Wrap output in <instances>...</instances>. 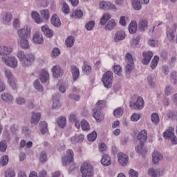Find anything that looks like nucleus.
<instances>
[{
    "label": "nucleus",
    "mask_w": 177,
    "mask_h": 177,
    "mask_svg": "<svg viewBox=\"0 0 177 177\" xmlns=\"http://www.w3.org/2000/svg\"><path fill=\"white\" fill-rule=\"evenodd\" d=\"M113 78H114L113 72L109 71L104 73L102 82L105 88H110L113 86Z\"/></svg>",
    "instance_id": "obj_1"
},
{
    "label": "nucleus",
    "mask_w": 177,
    "mask_h": 177,
    "mask_svg": "<svg viewBox=\"0 0 177 177\" xmlns=\"http://www.w3.org/2000/svg\"><path fill=\"white\" fill-rule=\"evenodd\" d=\"M82 177H92L93 176V167L88 163H83L80 167Z\"/></svg>",
    "instance_id": "obj_2"
},
{
    "label": "nucleus",
    "mask_w": 177,
    "mask_h": 177,
    "mask_svg": "<svg viewBox=\"0 0 177 177\" xmlns=\"http://www.w3.org/2000/svg\"><path fill=\"white\" fill-rule=\"evenodd\" d=\"M125 62L127 63L125 66V72L127 74H131L132 70L135 68V64L133 63V57L132 54L127 53L125 55Z\"/></svg>",
    "instance_id": "obj_3"
},
{
    "label": "nucleus",
    "mask_w": 177,
    "mask_h": 177,
    "mask_svg": "<svg viewBox=\"0 0 177 177\" xmlns=\"http://www.w3.org/2000/svg\"><path fill=\"white\" fill-rule=\"evenodd\" d=\"M17 35L19 39H30L31 38V28L28 26H25L17 31Z\"/></svg>",
    "instance_id": "obj_4"
},
{
    "label": "nucleus",
    "mask_w": 177,
    "mask_h": 177,
    "mask_svg": "<svg viewBox=\"0 0 177 177\" xmlns=\"http://www.w3.org/2000/svg\"><path fill=\"white\" fill-rule=\"evenodd\" d=\"M165 139H169L173 145H177V138L175 136V128L169 127L163 133Z\"/></svg>",
    "instance_id": "obj_5"
},
{
    "label": "nucleus",
    "mask_w": 177,
    "mask_h": 177,
    "mask_svg": "<svg viewBox=\"0 0 177 177\" xmlns=\"http://www.w3.org/2000/svg\"><path fill=\"white\" fill-rule=\"evenodd\" d=\"M1 60L2 62L5 63L6 66L8 67H11L12 68H16V67H17V59L13 56L3 57Z\"/></svg>",
    "instance_id": "obj_6"
},
{
    "label": "nucleus",
    "mask_w": 177,
    "mask_h": 177,
    "mask_svg": "<svg viewBox=\"0 0 177 177\" xmlns=\"http://www.w3.org/2000/svg\"><path fill=\"white\" fill-rule=\"evenodd\" d=\"M177 24H172L171 28L166 30V37L169 42H172L175 39V32H176Z\"/></svg>",
    "instance_id": "obj_7"
},
{
    "label": "nucleus",
    "mask_w": 177,
    "mask_h": 177,
    "mask_svg": "<svg viewBox=\"0 0 177 177\" xmlns=\"http://www.w3.org/2000/svg\"><path fill=\"white\" fill-rule=\"evenodd\" d=\"M129 106L133 110H142L145 107V100L142 97H138L137 101L134 103L130 102Z\"/></svg>",
    "instance_id": "obj_8"
},
{
    "label": "nucleus",
    "mask_w": 177,
    "mask_h": 177,
    "mask_svg": "<svg viewBox=\"0 0 177 177\" xmlns=\"http://www.w3.org/2000/svg\"><path fill=\"white\" fill-rule=\"evenodd\" d=\"M74 161V151L72 149H68L66 151V156L62 158V164L66 166L70 162Z\"/></svg>",
    "instance_id": "obj_9"
},
{
    "label": "nucleus",
    "mask_w": 177,
    "mask_h": 177,
    "mask_svg": "<svg viewBox=\"0 0 177 177\" xmlns=\"http://www.w3.org/2000/svg\"><path fill=\"white\" fill-rule=\"evenodd\" d=\"M35 61V56L34 54L29 53L26 55L24 59L22 62L23 67H30Z\"/></svg>",
    "instance_id": "obj_10"
},
{
    "label": "nucleus",
    "mask_w": 177,
    "mask_h": 177,
    "mask_svg": "<svg viewBox=\"0 0 177 177\" xmlns=\"http://www.w3.org/2000/svg\"><path fill=\"white\" fill-rule=\"evenodd\" d=\"M135 150L138 154L142 156V158H145L146 154H147V148L145 146L144 142H140V144L135 147Z\"/></svg>",
    "instance_id": "obj_11"
},
{
    "label": "nucleus",
    "mask_w": 177,
    "mask_h": 177,
    "mask_svg": "<svg viewBox=\"0 0 177 177\" xmlns=\"http://www.w3.org/2000/svg\"><path fill=\"white\" fill-rule=\"evenodd\" d=\"M100 8L102 10H115V5L111 3L110 1H101L99 4Z\"/></svg>",
    "instance_id": "obj_12"
},
{
    "label": "nucleus",
    "mask_w": 177,
    "mask_h": 177,
    "mask_svg": "<svg viewBox=\"0 0 177 177\" xmlns=\"http://www.w3.org/2000/svg\"><path fill=\"white\" fill-rule=\"evenodd\" d=\"M118 160L119 164L122 165V167H127L128 165V161L129 160V157L128 155L124 154V153L120 152L118 154Z\"/></svg>",
    "instance_id": "obj_13"
},
{
    "label": "nucleus",
    "mask_w": 177,
    "mask_h": 177,
    "mask_svg": "<svg viewBox=\"0 0 177 177\" xmlns=\"http://www.w3.org/2000/svg\"><path fill=\"white\" fill-rule=\"evenodd\" d=\"M143 59L142 60V64L147 66L149 63H150V60H151V57H153V53L151 51L143 52L142 53Z\"/></svg>",
    "instance_id": "obj_14"
},
{
    "label": "nucleus",
    "mask_w": 177,
    "mask_h": 177,
    "mask_svg": "<svg viewBox=\"0 0 177 177\" xmlns=\"http://www.w3.org/2000/svg\"><path fill=\"white\" fill-rule=\"evenodd\" d=\"M100 162L104 167H109L111 165V157L107 153L103 154Z\"/></svg>",
    "instance_id": "obj_15"
},
{
    "label": "nucleus",
    "mask_w": 177,
    "mask_h": 177,
    "mask_svg": "<svg viewBox=\"0 0 177 177\" xmlns=\"http://www.w3.org/2000/svg\"><path fill=\"white\" fill-rule=\"evenodd\" d=\"M60 95L59 93L53 95V109H60Z\"/></svg>",
    "instance_id": "obj_16"
},
{
    "label": "nucleus",
    "mask_w": 177,
    "mask_h": 177,
    "mask_svg": "<svg viewBox=\"0 0 177 177\" xmlns=\"http://www.w3.org/2000/svg\"><path fill=\"white\" fill-rule=\"evenodd\" d=\"M93 117L96 120L97 122H102L104 120V115L102 114V112L99 109H93Z\"/></svg>",
    "instance_id": "obj_17"
},
{
    "label": "nucleus",
    "mask_w": 177,
    "mask_h": 177,
    "mask_svg": "<svg viewBox=\"0 0 177 177\" xmlns=\"http://www.w3.org/2000/svg\"><path fill=\"white\" fill-rule=\"evenodd\" d=\"M164 158V156L161 154V153L154 151L152 154V161L153 164H158L161 160Z\"/></svg>",
    "instance_id": "obj_18"
},
{
    "label": "nucleus",
    "mask_w": 177,
    "mask_h": 177,
    "mask_svg": "<svg viewBox=\"0 0 177 177\" xmlns=\"http://www.w3.org/2000/svg\"><path fill=\"white\" fill-rule=\"evenodd\" d=\"M137 139L139 140L140 143H145L147 140V131L146 130H142L138 133L137 136Z\"/></svg>",
    "instance_id": "obj_19"
},
{
    "label": "nucleus",
    "mask_w": 177,
    "mask_h": 177,
    "mask_svg": "<svg viewBox=\"0 0 177 177\" xmlns=\"http://www.w3.org/2000/svg\"><path fill=\"white\" fill-rule=\"evenodd\" d=\"M41 31L47 38H52V37H53V30L49 29V26L48 25L43 26L41 27Z\"/></svg>",
    "instance_id": "obj_20"
},
{
    "label": "nucleus",
    "mask_w": 177,
    "mask_h": 177,
    "mask_svg": "<svg viewBox=\"0 0 177 177\" xmlns=\"http://www.w3.org/2000/svg\"><path fill=\"white\" fill-rule=\"evenodd\" d=\"M71 71L73 81H77L78 80V77H80V69L73 65L71 66Z\"/></svg>",
    "instance_id": "obj_21"
},
{
    "label": "nucleus",
    "mask_w": 177,
    "mask_h": 177,
    "mask_svg": "<svg viewBox=\"0 0 177 177\" xmlns=\"http://www.w3.org/2000/svg\"><path fill=\"white\" fill-rule=\"evenodd\" d=\"M84 139H85V136L84 134H80L72 137L71 141L73 145H77V143H82Z\"/></svg>",
    "instance_id": "obj_22"
},
{
    "label": "nucleus",
    "mask_w": 177,
    "mask_h": 177,
    "mask_svg": "<svg viewBox=\"0 0 177 177\" xmlns=\"http://www.w3.org/2000/svg\"><path fill=\"white\" fill-rule=\"evenodd\" d=\"M12 52H13V49L11 47L0 46V56L10 55Z\"/></svg>",
    "instance_id": "obj_23"
},
{
    "label": "nucleus",
    "mask_w": 177,
    "mask_h": 177,
    "mask_svg": "<svg viewBox=\"0 0 177 177\" xmlns=\"http://www.w3.org/2000/svg\"><path fill=\"white\" fill-rule=\"evenodd\" d=\"M32 41L35 44H37L38 45H42V44H44V37H42V35L36 32L33 35Z\"/></svg>",
    "instance_id": "obj_24"
},
{
    "label": "nucleus",
    "mask_w": 177,
    "mask_h": 177,
    "mask_svg": "<svg viewBox=\"0 0 177 177\" xmlns=\"http://www.w3.org/2000/svg\"><path fill=\"white\" fill-rule=\"evenodd\" d=\"M125 39V31L124 30H118L114 37L115 42H118L119 41H123Z\"/></svg>",
    "instance_id": "obj_25"
},
{
    "label": "nucleus",
    "mask_w": 177,
    "mask_h": 177,
    "mask_svg": "<svg viewBox=\"0 0 177 177\" xmlns=\"http://www.w3.org/2000/svg\"><path fill=\"white\" fill-rule=\"evenodd\" d=\"M31 17L37 24H41V23H44V19L39 17V13H38L37 11L32 12Z\"/></svg>",
    "instance_id": "obj_26"
},
{
    "label": "nucleus",
    "mask_w": 177,
    "mask_h": 177,
    "mask_svg": "<svg viewBox=\"0 0 177 177\" xmlns=\"http://www.w3.org/2000/svg\"><path fill=\"white\" fill-rule=\"evenodd\" d=\"M149 27V22L147 20L142 19L138 23V30L140 31H145Z\"/></svg>",
    "instance_id": "obj_27"
},
{
    "label": "nucleus",
    "mask_w": 177,
    "mask_h": 177,
    "mask_svg": "<svg viewBox=\"0 0 177 177\" xmlns=\"http://www.w3.org/2000/svg\"><path fill=\"white\" fill-rule=\"evenodd\" d=\"M40 120H41V113L33 112L30 119L31 124H34L35 125H37V124L39 122Z\"/></svg>",
    "instance_id": "obj_28"
},
{
    "label": "nucleus",
    "mask_w": 177,
    "mask_h": 177,
    "mask_svg": "<svg viewBox=\"0 0 177 177\" xmlns=\"http://www.w3.org/2000/svg\"><path fill=\"white\" fill-rule=\"evenodd\" d=\"M75 42V38L73 35L68 36L65 40V45L67 48H73Z\"/></svg>",
    "instance_id": "obj_29"
},
{
    "label": "nucleus",
    "mask_w": 177,
    "mask_h": 177,
    "mask_svg": "<svg viewBox=\"0 0 177 177\" xmlns=\"http://www.w3.org/2000/svg\"><path fill=\"white\" fill-rule=\"evenodd\" d=\"M51 71L53 73V77L55 78H59L62 75V68L59 66H55L52 68Z\"/></svg>",
    "instance_id": "obj_30"
},
{
    "label": "nucleus",
    "mask_w": 177,
    "mask_h": 177,
    "mask_svg": "<svg viewBox=\"0 0 177 177\" xmlns=\"http://www.w3.org/2000/svg\"><path fill=\"white\" fill-rule=\"evenodd\" d=\"M51 24L54 26V27H59L62 26V22L60 21V19L57 17V15H53L50 19Z\"/></svg>",
    "instance_id": "obj_31"
},
{
    "label": "nucleus",
    "mask_w": 177,
    "mask_h": 177,
    "mask_svg": "<svg viewBox=\"0 0 177 177\" xmlns=\"http://www.w3.org/2000/svg\"><path fill=\"white\" fill-rule=\"evenodd\" d=\"M116 26L117 23H115V21L114 19H111L107 22L105 26V30L106 31H111V30H114V28H115Z\"/></svg>",
    "instance_id": "obj_32"
},
{
    "label": "nucleus",
    "mask_w": 177,
    "mask_h": 177,
    "mask_svg": "<svg viewBox=\"0 0 177 177\" xmlns=\"http://www.w3.org/2000/svg\"><path fill=\"white\" fill-rule=\"evenodd\" d=\"M39 80L41 82H46L49 80V73L45 69H43L40 73Z\"/></svg>",
    "instance_id": "obj_33"
},
{
    "label": "nucleus",
    "mask_w": 177,
    "mask_h": 177,
    "mask_svg": "<svg viewBox=\"0 0 177 177\" xmlns=\"http://www.w3.org/2000/svg\"><path fill=\"white\" fill-rule=\"evenodd\" d=\"M1 99L7 103H12L13 102V96L8 93L1 94Z\"/></svg>",
    "instance_id": "obj_34"
},
{
    "label": "nucleus",
    "mask_w": 177,
    "mask_h": 177,
    "mask_svg": "<svg viewBox=\"0 0 177 177\" xmlns=\"http://www.w3.org/2000/svg\"><path fill=\"white\" fill-rule=\"evenodd\" d=\"M19 42L22 49H28L30 48V43H28V39H19Z\"/></svg>",
    "instance_id": "obj_35"
},
{
    "label": "nucleus",
    "mask_w": 177,
    "mask_h": 177,
    "mask_svg": "<svg viewBox=\"0 0 177 177\" xmlns=\"http://www.w3.org/2000/svg\"><path fill=\"white\" fill-rule=\"evenodd\" d=\"M57 123L59 128H64L67 124V119L65 117L61 116L57 119Z\"/></svg>",
    "instance_id": "obj_36"
},
{
    "label": "nucleus",
    "mask_w": 177,
    "mask_h": 177,
    "mask_svg": "<svg viewBox=\"0 0 177 177\" xmlns=\"http://www.w3.org/2000/svg\"><path fill=\"white\" fill-rule=\"evenodd\" d=\"M84 16V12L81 10H75L71 15V17L74 19H81Z\"/></svg>",
    "instance_id": "obj_37"
},
{
    "label": "nucleus",
    "mask_w": 177,
    "mask_h": 177,
    "mask_svg": "<svg viewBox=\"0 0 177 177\" xmlns=\"http://www.w3.org/2000/svg\"><path fill=\"white\" fill-rule=\"evenodd\" d=\"M136 30H138L136 21H132L129 25V31L130 34H135V32H136Z\"/></svg>",
    "instance_id": "obj_38"
},
{
    "label": "nucleus",
    "mask_w": 177,
    "mask_h": 177,
    "mask_svg": "<svg viewBox=\"0 0 177 177\" xmlns=\"http://www.w3.org/2000/svg\"><path fill=\"white\" fill-rule=\"evenodd\" d=\"M39 125L41 127L40 132L42 135H45V133H48V123L46 122L43 121L40 122Z\"/></svg>",
    "instance_id": "obj_39"
},
{
    "label": "nucleus",
    "mask_w": 177,
    "mask_h": 177,
    "mask_svg": "<svg viewBox=\"0 0 177 177\" xmlns=\"http://www.w3.org/2000/svg\"><path fill=\"white\" fill-rule=\"evenodd\" d=\"M40 16H41V19H43V21H44V20H45L46 21H48V20H49V17H50L49 10H48V9L41 10Z\"/></svg>",
    "instance_id": "obj_40"
},
{
    "label": "nucleus",
    "mask_w": 177,
    "mask_h": 177,
    "mask_svg": "<svg viewBox=\"0 0 177 177\" xmlns=\"http://www.w3.org/2000/svg\"><path fill=\"white\" fill-rule=\"evenodd\" d=\"M110 19H111V15H110L109 14H104V15L102 16V17L100 19V25L101 26H106V23H107V21H109V20H110Z\"/></svg>",
    "instance_id": "obj_41"
},
{
    "label": "nucleus",
    "mask_w": 177,
    "mask_h": 177,
    "mask_svg": "<svg viewBox=\"0 0 177 177\" xmlns=\"http://www.w3.org/2000/svg\"><path fill=\"white\" fill-rule=\"evenodd\" d=\"M160 61V57L156 55L153 57V59H152L150 67L152 68V70H154L156 67L157 65L158 64V62Z\"/></svg>",
    "instance_id": "obj_42"
},
{
    "label": "nucleus",
    "mask_w": 177,
    "mask_h": 177,
    "mask_svg": "<svg viewBox=\"0 0 177 177\" xmlns=\"http://www.w3.org/2000/svg\"><path fill=\"white\" fill-rule=\"evenodd\" d=\"M124 114V109L122 107H118L113 111V115L116 118H120Z\"/></svg>",
    "instance_id": "obj_43"
},
{
    "label": "nucleus",
    "mask_w": 177,
    "mask_h": 177,
    "mask_svg": "<svg viewBox=\"0 0 177 177\" xmlns=\"http://www.w3.org/2000/svg\"><path fill=\"white\" fill-rule=\"evenodd\" d=\"M80 125L83 131H89L91 129V126H89V123L86 120H82L80 122Z\"/></svg>",
    "instance_id": "obj_44"
},
{
    "label": "nucleus",
    "mask_w": 177,
    "mask_h": 177,
    "mask_svg": "<svg viewBox=\"0 0 177 177\" xmlns=\"http://www.w3.org/2000/svg\"><path fill=\"white\" fill-rule=\"evenodd\" d=\"M132 6L135 10H140L142 9V3L139 0H132Z\"/></svg>",
    "instance_id": "obj_45"
},
{
    "label": "nucleus",
    "mask_w": 177,
    "mask_h": 177,
    "mask_svg": "<svg viewBox=\"0 0 177 177\" xmlns=\"http://www.w3.org/2000/svg\"><path fill=\"white\" fill-rule=\"evenodd\" d=\"M97 138V133L94 131L87 136L88 142H95Z\"/></svg>",
    "instance_id": "obj_46"
},
{
    "label": "nucleus",
    "mask_w": 177,
    "mask_h": 177,
    "mask_svg": "<svg viewBox=\"0 0 177 177\" xmlns=\"http://www.w3.org/2000/svg\"><path fill=\"white\" fill-rule=\"evenodd\" d=\"M151 120L153 122V124H156V125H158L160 122V116H158V114L157 113H153L151 114Z\"/></svg>",
    "instance_id": "obj_47"
},
{
    "label": "nucleus",
    "mask_w": 177,
    "mask_h": 177,
    "mask_svg": "<svg viewBox=\"0 0 177 177\" xmlns=\"http://www.w3.org/2000/svg\"><path fill=\"white\" fill-rule=\"evenodd\" d=\"M97 109L95 110H102V109H104L106 107V101L105 100H100L95 104Z\"/></svg>",
    "instance_id": "obj_48"
},
{
    "label": "nucleus",
    "mask_w": 177,
    "mask_h": 177,
    "mask_svg": "<svg viewBox=\"0 0 177 177\" xmlns=\"http://www.w3.org/2000/svg\"><path fill=\"white\" fill-rule=\"evenodd\" d=\"M8 162H9V156H8V155L3 156L0 160V165H1L2 167H5V165H8Z\"/></svg>",
    "instance_id": "obj_49"
},
{
    "label": "nucleus",
    "mask_w": 177,
    "mask_h": 177,
    "mask_svg": "<svg viewBox=\"0 0 177 177\" xmlns=\"http://www.w3.org/2000/svg\"><path fill=\"white\" fill-rule=\"evenodd\" d=\"M34 87L39 92H44V87H42V85L41 84V83H39V80H37L35 81Z\"/></svg>",
    "instance_id": "obj_50"
},
{
    "label": "nucleus",
    "mask_w": 177,
    "mask_h": 177,
    "mask_svg": "<svg viewBox=\"0 0 177 177\" xmlns=\"http://www.w3.org/2000/svg\"><path fill=\"white\" fill-rule=\"evenodd\" d=\"M8 149V143L6 140H2L0 142V151L1 153H5Z\"/></svg>",
    "instance_id": "obj_51"
},
{
    "label": "nucleus",
    "mask_w": 177,
    "mask_h": 177,
    "mask_svg": "<svg viewBox=\"0 0 177 177\" xmlns=\"http://www.w3.org/2000/svg\"><path fill=\"white\" fill-rule=\"evenodd\" d=\"M62 12L65 15H68V13H70V7L68 6V4L66 3V1L62 2Z\"/></svg>",
    "instance_id": "obj_52"
},
{
    "label": "nucleus",
    "mask_w": 177,
    "mask_h": 177,
    "mask_svg": "<svg viewBox=\"0 0 177 177\" xmlns=\"http://www.w3.org/2000/svg\"><path fill=\"white\" fill-rule=\"evenodd\" d=\"M95 27V21H90L85 25V28L87 31H92L93 28Z\"/></svg>",
    "instance_id": "obj_53"
},
{
    "label": "nucleus",
    "mask_w": 177,
    "mask_h": 177,
    "mask_svg": "<svg viewBox=\"0 0 177 177\" xmlns=\"http://www.w3.org/2000/svg\"><path fill=\"white\" fill-rule=\"evenodd\" d=\"M6 177H15L16 176V173H15V170L9 168L5 171Z\"/></svg>",
    "instance_id": "obj_54"
},
{
    "label": "nucleus",
    "mask_w": 177,
    "mask_h": 177,
    "mask_svg": "<svg viewBox=\"0 0 177 177\" xmlns=\"http://www.w3.org/2000/svg\"><path fill=\"white\" fill-rule=\"evenodd\" d=\"M68 97L69 99H72V100H75V102H79L81 99V95L72 93L68 95Z\"/></svg>",
    "instance_id": "obj_55"
},
{
    "label": "nucleus",
    "mask_w": 177,
    "mask_h": 177,
    "mask_svg": "<svg viewBox=\"0 0 177 177\" xmlns=\"http://www.w3.org/2000/svg\"><path fill=\"white\" fill-rule=\"evenodd\" d=\"M57 56H60V49L59 48H54L51 52V57L56 58Z\"/></svg>",
    "instance_id": "obj_56"
},
{
    "label": "nucleus",
    "mask_w": 177,
    "mask_h": 177,
    "mask_svg": "<svg viewBox=\"0 0 177 177\" xmlns=\"http://www.w3.org/2000/svg\"><path fill=\"white\" fill-rule=\"evenodd\" d=\"M12 17L13 15H12V14L7 12L3 17V20L6 23H10V21H12Z\"/></svg>",
    "instance_id": "obj_57"
},
{
    "label": "nucleus",
    "mask_w": 177,
    "mask_h": 177,
    "mask_svg": "<svg viewBox=\"0 0 177 177\" xmlns=\"http://www.w3.org/2000/svg\"><path fill=\"white\" fill-rule=\"evenodd\" d=\"M139 41H140V37L138 35L136 39H133L131 41V46L136 48L139 45Z\"/></svg>",
    "instance_id": "obj_58"
},
{
    "label": "nucleus",
    "mask_w": 177,
    "mask_h": 177,
    "mask_svg": "<svg viewBox=\"0 0 177 177\" xmlns=\"http://www.w3.org/2000/svg\"><path fill=\"white\" fill-rule=\"evenodd\" d=\"M113 71L115 74H117V75H121V71H122V68L120 65H115L113 66Z\"/></svg>",
    "instance_id": "obj_59"
},
{
    "label": "nucleus",
    "mask_w": 177,
    "mask_h": 177,
    "mask_svg": "<svg viewBox=\"0 0 177 177\" xmlns=\"http://www.w3.org/2000/svg\"><path fill=\"white\" fill-rule=\"evenodd\" d=\"M10 131L13 133L14 135H16L17 133V131H19V126L16 124H12L10 127Z\"/></svg>",
    "instance_id": "obj_60"
},
{
    "label": "nucleus",
    "mask_w": 177,
    "mask_h": 177,
    "mask_svg": "<svg viewBox=\"0 0 177 177\" xmlns=\"http://www.w3.org/2000/svg\"><path fill=\"white\" fill-rule=\"evenodd\" d=\"M47 156L46 151H42L40 154V162H46Z\"/></svg>",
    "instance_id": "obj_61"
},
{
    "label": "nucleus",
    "mask_w": 177,
    "mask_h": 177,
    "mask_svg": "<svg viewBox=\"0 0 177 177\" xmlns=\"http://www.w3.org/2000/svg\"><path fill=\"white\" fill-rule=\"evenodd\" d=\"M26 55H24V51H18L17 53V57L19 59L20 62H22L24 60Z\"/></svg>",
    "instance_id": "obj_62"
},
{
    "label": "nucleus",
    "mask_w": 177,
    "mask_h": 177,
    "mask_svg": "<svg viewBox=\"0 0 177 177\" xmlns=\"http://www.w3.org/2000/svg\"><path fill=\"white\" fill-rule=\"evenodd\" d=\"M82 71L86 74H90L91 71H92V66L89 65H84L82 68Z\"/></svg>",
    "instance_id": "obj_63"
},
{
    "label": "nucleus",
    "mask_w": 177,
    "mask_h": 177,
    "mask_svg": "<svg viewBox=\"0 0 177 177\" xmlns=\"http://www.w3.org/2000/svg\"><path fill=\"white\" fill-rule=\"evenodd\" d=\"M148 174L151 177H157V171L153 168H149L148 170Z\"/></svg>",
    "instance_id": "obj_64"
}]
</instances>
